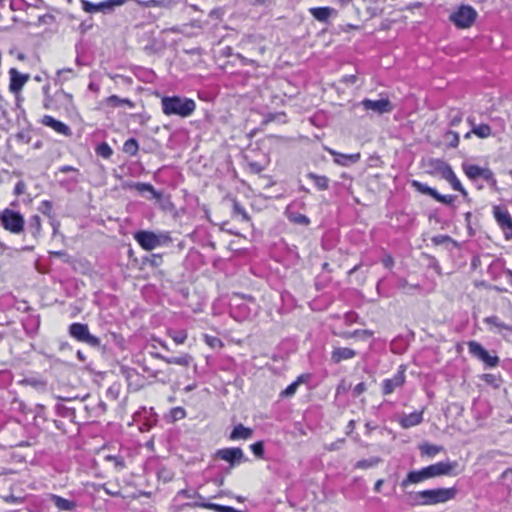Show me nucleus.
Segmentation results:
<instances>
[{"instance_id": "7ed1b4c3", "label": "nucleus", "mask_w": 512, "mask_h": 512, "mask_svg": "<svg viewBox=\"0 0 512 512\" xmlns=\"http://www.w3.org/2000/svg\"><path fill=\"white\" fill-rule=\"evenodd\" d=\"M135 239L145 250H153L170 241L166 234H156L150 231H139L135 234Z\"/></svg>"}, {"instance_id": "cd10ccee", "label": "nucleus", "mask_w": 512, "mask_h": 512, "mask_svg": "<svg viewBox=\"0 0 512 512\" xmlns=\"http://www.w3.org/2000/svg\"><path fill=\"white\" fill-rule=\"evenodd\" d=\"M106 104L111 106V107H118V106H121V105H129V106H132V103L129 99H122L116 95H112L110 97H108L106 100H105Z\"/></svg>"}, {"instance_id": "f704fd0d", "label": "nucleus", "mask_w": 512, "mask_h": 512, "mask_svg": "<svg viewBox=\"0 0 512 512\" xmlns=\"http://www.w3.org/2000/svg\"><path fill=\"white\" fill-rule=\"evenodd\" d=\"M290 221L299 224V225H308L310 223V220L303 214H295L291 213L289 215Z\"/></svg>"}, {"instance_id": "e2e57ef3", "label": "nucleus", "mask_w": 512, "mask_h": 512, "mask_svg": "<svg viewBox=\"0 0 512 512\" xmlns=\"http://www.w3.org/2000/svg\"><path fill=\"white\" fill-rule=\"evenodd\" d=\"M349 81H351L352 83H355L356 81V77L355 76H349Z\"/></svg>"}, {"instance_id": "6ab92c4d", "label": "nucleus", "mask_w": 512, "mask_h": 512, "mask_svg": "<svg viewBox=\"0 0 512 512\" xmlns=\"http://www.w3.org/2000/svg\"><path fill=\"white\" fill-rule=\"evenodd\" d=\"M50 500L54 503V505L61 511H74L77 507V504L73 500L65 499L61 496L52 494L50 496Z\"/></svg>"}, {"instance_id": "7c9ffc66", "label": "nucleus", "mask_w": 512, "mask_h": 512, "mask_svg": "<svg viewBox=\"0 0 512 512\" xmlns=\"http://www.w3.org/2000/svg\"><path fill=\"white\" fill-rule=\"evenodd\" d=\"M412 185L413 187L416 188L417 191L423 193V194H427V195H430L432 198L433 196L436 194V190L427 186L426 184H423L421 182H418V181H413L412 182Z\"/></svg>"}, {"instance_id": "f257e3e1", "label": "nucleus", "mask_w": 512, "mask_h": 512, "mask_svg": "<svg viewBox=\"0 0 512 512\" xmlns=\"http://www.w3.org/2000/svg\"><path fill=\"white\" fill-rule=\"evenodd\" d=\"M407 495L415 505H435L453 499L456 491L454 488H438L420 492H407Z\"/></svg>"}, {"instance_id": "3c124183", "label": "nucleus", "mask_w": 512, "mask_h": 512, "mask_svg": "<svg viewBox=\"0 0 512 512\" xmlns=\"http://www.w3.org/2000/svg\"><path fill=\"white\" fill-rule=\"evenodd\" d=\"M25 185L23 182H18L15 187V194L21 195L24 192Z\"/></svg>"}, {"instance_id": "4c0bfd02", "label": "nucleus", "mask_w": 512, "mask_h": 512, "mask_svg": "<svg viewBox=\"0 0 512 512\" xmlns=\"http://www.w3.org/2000/svg\"><path fill=\"white\" fill-rule=\"evenodd\" d=\"M446 139L451 147H457L459 144V135L456 132L449 131L446 133Z\"/></svg>"}, {"instance_id": "5701e85b", "label": "nucleus", "mask_w": 512, "mask_h": 512, "mask_svg": "<svg viewBox=\"0 0 512 512\" xmlns=\"http://www.w3.org/2000/svg\"><path fill=\"white\" fill-rule=\"evenodd\" d=\"M355 354H356L355 351L350 348H346V347L335 348L332 352L331 358L335 363H339L342 360H348V359L353 358L355 356Z\"/></svg>"}, {"instance_id": "4be33fe9", "label": "nucleus", "mask_w": 512, "mask_h": 512, "mask_svg": "<svg viewBox=\"0 0 512 512\" xmlns=\"http://www.w3.org/2000/svg\"><path fill=\"white\" fill-rule=\"evenodd\" d=\"M155 357L167 364H177L185 367L189 366L192 360V357L189 354H184L180 357H165L161 354H155Z\"/></svg>"}, {"instance_id": "a18cd8bd", "label": "nucleus", "mask_w": 512, "mask_h": 512, "mask_svg": "<svg viewBox=\"0 0 512 512\" xmlns=\"http://www.w3.org/2000/svg\"><path fill=\"white\" fill-rule=\"evenodd\" d=\"M98 153L104 158H109L112 155V149L104 143L98 147Z\"/></svg>"}, {"instance_id": "72a5a7b5", "label": "nucleus", "mask_w": 512, "mask_h": 512, "mask_svg": "<svg viewBox=\"0 0 512 512\" xmlns=\"http://www.w3.org/2000/svg\"><path fill=\"white\" fill-rule=\"evenodd\" d=\"M301 382V378H298V380L291 383L285 390L281 392V396L283 397H291L295 394L299 384Z\"/></svg>"}, {"instance_id": "473e14b6", "label": "nucleus", "mask_w": 512, "mask_h": 512, "mask_svg": "<svg viewBox=\"0 0 512 512\" xmlns=\"http://www.w3.org/2000/svg\"><path fill=\"white\" fill-rule=\"evenodd\" d=\"M169 336L173 339L176 344H183L187 339V332L182 331H169Z\"/></svg>"}, {"instance_id": "39448f33", "label": "nucleus", "mask_w": 512, "mask_h": 512, "mask_svg": "<svg viewBox=\"0 0 512 512\" xmlns=\"http://www.w3.org/2000/svg\"><path fill=\"white\" fill-rule=\"evenodd\" d=\"M477 12L469 5H461L458 9L450 15V20L458 28H468L476 20Z\"/></svg>"}, {"instance_id": "20e7f679", "label": "nucleus", "mask_w": 512, "mask_h": 512, "mask_svg": "<svg viewBox=\"0 0 512 512\" xmlns=\"http://www.w3.org/2000/svg\"><path fill=\"white\" fill-rule=\"evenodd\" d=\"M0 225L14 234H19L24 228L23 216L10 209L0 211Z\"/></svg>"}, {"instance_id": "ea45409f", "label": "nucleus", "mask_w": 512, "mask_h": 512, "mask_svg": "<svg viewBox=\"0 0 512 512\" xmlns=\"http://www.w3.org/2000/svg\"><path fill=\"white\" fill-rule=\"evenodd\" d=\"M205 342L207 345H209L211 348H218L222 347V342L219 338L205 335Z\"/></svg>"}, {"instance_id": "c03bdc74", "label": "nucleus", "mask_w": 512, "mask_h": 512, "mask_svg": "<svg viewBox=\"0 0 512 512\" xmlns=\"http://www.w3.org/2000/svg\"><path fill=\"white\" fill-rule=\"evenodd\" d=\"M136 188L140 192H144V191L150 192L153 195V197L157 196L156 191L154 190L153 186H151L150 184L138 183L136 185Z\"/></svg>"}, {"instance_id": "69168bd1", "label": "nucleus", "mask_w": 512, "mask_h": 512, "mask_svg": "<svg viewBox=\"0 0 512 512\" xmlns=\"http://www.w3.org/2000/svg\"><path fill=\"white\" fill-rule=\"evenodd\" d=\"M160 345H161L163 348L168 349V347L166 346V344H165V343L160 342Z\"/></svg>"}, {"instance_id": "a19ab883", "label": "nucleus", "mask_w": 512, "mask_h": 512, "mask_svg": "<svg viewBox=\"0 0 512 512\" xmlns=\"http://www.w3.org/2000/svg\"><path fill=\"white\" fill-rule=\"evenodd\" d=\"M448 182L450 183V185L452 186V188L454 190L459 191L464 195L466 194L465 189L463 188L462 184L460 183V181L458 180L456 175H454L451 179H449Z\"/></svg>"}, {"instance_id": "f8f14e48", "label": "nucleus", "mask_w": 512, "mask_h": 512, "mask_svg": "<svg viewBox=\"0 0 512 512\" xmlns=\"http://www.w3.org/2000/svg\"><path fill=\"white\" fill-rule=\"evenodd\" d=\"M469 352L475 357L479 358L489 366H496L498 363V358L495 356H490L489 353L478 343L475 341H470L468 343Z\"/></svg>"}, {"instance_id": "c9c22d12", "label": "nucleus", "mask_w": 512, "mask_h": 512, "mask_svg": "<svg viewBox=\"0 0 512 512\" xmlns=\"http://www.w3.org/2000/svg\"><path fill=\"white\" fill-rule=\"evenodd\" d=\"M68 75H71L72 77L75 76L73 69L64 68V69L58 70V72H57V76L59 78V81H61V82L69 80Z\"/></svg>"}, {"instance_id": "13d9d810", "label": "nucleus", "mask_w": 512, "mask_h": 512, "mask_svg": "<svg viewBox=\"0 0 512 512\" xmlns=\"http://www.w3.org/2000/svg\"><path fill=\"white\" fill-rule=\"evenodd\" d=\"M158 4H159V1H157V0H150L147 3V6H157Z\"/></svg>"}, {"instance_id": "423d86ee", "label": "nucleus", "mask_w": 512, "mask_h": 512, "mask_svg": "<svg viewBox=\"0 0 512 512\" xmlns=\"http://www.w3.org/2000/svg\"><path fill=\"white\" fill-rule=\"evenodd\" d=\"M69 334L77 341L88 344L91 347H99L100 339L89 332L88 326L82 323H73L69 327Z\"/></svg>"}, {"instance_id": "c85d7f7f", "label": "nucleus", "mask_w": 512, "mask_h": 512, "mask_svg": "<svg viewBox=\"0 0 512 512\" xmlns=\"http://www.w3.org/2000/svg\"><path fill=\"white\" fill-rule=\"evenodd\" d=\"M138 149H139V146H138V143L135 139L131 138V139H128L125 143H124V146H123V151L126 153V154H129L131 156H134L136 155V153L138 152Z\"/></svg>"}, {"instance_id": "6e6552de", "label": "nucleus", "mask_w": 512, "mask_h": 512, "mask_svg": "<svg viewBox=\"0 0 512 512\" xmlns=\"http://www.w3.org/2000/svg\"><path fill=\"white\" fill-rule=\"evenodd\" d=\"M458 463L456 461L438 462L428 467H425L427 475L430 478H435L444 475H451L454 473Z\"/></svg>"}, {"instance_id": "412c9836", "label": "nucleus", "mask_w": 512, "mask_h": 512, "mask_svg": "<svg viewBox=\"0 0 512 512\" xmlns=\"http://www.w3.org/2000/svg\"><path fill=\"white\" fill-rule=\"evenodd\" d=\"M253 430L251 428L245 427L242 424H238L234 427L233 431L230 434L231 440H246L252 437Z\"/></svg>"}, {"instance_id": "ddd939ff", "label": "nucleus", "mask_w": 512, "mask_h": 512, "mask_svg": "<svg viewBox=\"0 0 512 512\" xmlns=\"http://www.w3.org/2000/svg\"><path fill=\"white\" fill-rule=\"evenodd\" d=\"M216 456L221 460L230 463L231 466L240 463L244 458L243 451L240 448L220 449L217 451Z\"/></svg>"}, {"instance_id": "393cba45", "label": "nucleus", "mask_w": 512, "mask_h": 512, "mask_svg": "<svg viewBox=\"0 0 512 512\" xmlns=\"http://www.w3.org/2000/svg\"><path fill=\"white\" fill-rule=\"evenodd\" d=\"M436 169L440 176L447 181H449V179H451L455 175L452 168L444 162H438Z\"/></svg>"}, {"instance_id": "dca6fc26", "label": "nucleus", "mask_w": 512, "mask_h": 512, "mask_svg": "<svg viewBox=\"0 0 512 512\" xmlns=\"http://www.w3.org/2000/svg\"><path fill=\"white\" fill-rule=\"evenodd\" d=\"M41 123L55 130L57 133L68 136L71 134L70 128L61 121L54 119L52 116L45 115Z\"/></svg>"}, {"instance_id": "4468645a", "label": "nucleus", "mask_w": 512, "mask_h": 512, "mask_svg": "<svg viewBox=\"0 0 512 512\" xmlns=\"http://www.w3.org/2000/svg\"><path fill=\"white\" fill-rule=\"evenodd\" d=\"M9 75H10L9 90L12 93H18L23 88V86L26 84V82L29 80V75L21 74L15 68H11L9 70Z\"/></svg>"}, {"instance_id": "aec40b11", "label": "nucleus", "mask_w": 512, "mask_h": 512, "mask_svg": "<svg viewBox=\"0 0 512 512\" xmlns=\"http://www.w3.org/2000/svg\"><path fill=\"white\" fill-rule=\"evenodd\" d=\"M312 16L320 21L326 22L335 13V10L330 7H314L309 9Z\"/></svg>"}, {"instance_id": "1a4fd4ad", "label": "nucleus", "mask_w": 512, "mask_h": 512, "mask_svg": "<svg viewBox=\"0 0 512 512\" xmlns=\"http://www.w3.org/2000/svg\"><path fill=\"white\" fill-rule=\"evenodd\" d=\"M361 105L366 111H372L378 115L390 113L393 110V105L388 98H380L377 100L364 99Z\"/></svg>"}, {"instance_id": "0eeeda50", "label": "nucleus", "mask_w": 512, "mask_h": 512, "mask_svg": "<svg viewBox=\"0 0 512 512\" xmlns=\"http://www.w3.org/2000/svg\"><path fill=\"white\" fill-rule=\"evenodd\" d=\"M493 215L497 224L505 233L507 239L512 238V217L507 209L495 205L493 206Z\"/></svg>"}, {"instance_id": "e433bc0d", "label": "nucleus", "mask_w": 512, "mask_h": 512, "mask_svg": "<svg viewBox=\"0 0 512 512\" xmlns=\"http://www.w3.org/2000/svg\"><path fill=\"white\" fill-rule=\"evenodd\" d=\"M102 489L111 496H121V491L119 488L113 487L110 483H105L102 485Z\"/></svg>"}, {"instance_id": "f3484780", "label": "nucleus", "mask_w": 512, "mask_h": 512, "mask_svg": "<svg viewBox=\"0 0 512 512\" xmlns=\"http://www.w3.org/2000/svg\"><path fill=\"white\" fill-rule=\"evenodd\" d=\"M327 151L333 155L335 158H334V162L338 165H341V166H347L349 165L350 163H356L360 160V154L359 153H355V154H341V153H338L336 152L335 150L333 149H329L327 148Z\"/></svg>"}, {"instance_id": "864d4df0", "label": "nucleus", "mask_w": 512, "mask_h": 512, "mask_svg": "<svg viewBox=\"0 0 512 512\" xmlns=\"http://www.w3.org/2000/svg\"><path fill=\"white\" fill-rule=\"evenodd\" d=\"M383 483H384V480H383V479H379V480H377V481H376V483H375V485H374V490H375L376 492H380V491H381V487H382Z\"/></svg>"}, {"instance_id": "c756f323", "label": "nucleus", "mask_w": 512, "mask_h": 512, "mask_svg": "<svg viewBox=\"0 0 512 512\" xmlns=\"http://www.w3.org/2000/svg\"><path fill=\"white\" fill-rule=\"evenodd\" d=\"M472 133L477 135L479 138H487L491 135V128L487 124H480L473 128Z\"/></svg>"}, {"instance_id": "9d476101", "label": "nucleus", "mask_w": 512, "mask_h": 512, "mask_svg": "<svg viewBox=\"0 0 512 512\" xmlns=\"http://www.w3.org/2000/svg\"><path fill=\"white\" fill-rule=\"evenodd\" d=\"M128 0H106L98 4H93L87 0H81L82 8L87 13L104 12L112 10L116 6L125 4Z\"/></svg>"}, {"instance_id": "79ce46f5", "label": "nucleus", "mask_w": 512, "mask_h": 512, "mask_svg": "<svg viewBox=\"0 0 512 512\" xmlns=\"http://www.w3.org/2000/svg\"><path fill=\"white\" fill-rule=\"evenodd\" d=\"M435 200L444 204H452L454 201V196L452 195H441L436 191V194L433 196Z\"/></svg>"}, {"instance_id": "603ef678", "label": "nucleus", "mask_w": 512, "mask_h": 512, "mask_svg": "<svg viewBox=\"0 0 512 512\" xmlns=\"http://www.w3.org/2000/svg\"><path fill=\"white\" fill-rule=\"evenodd\" d=\"M72 171H77V169L72 166H68V165H65V166H62L59 168L60 173H68V172H72Z\"/></svg>"}, {"instance_id": "8fccbe9b", "label": "nucleus", "mask_w": 512, "mask_h": 512, "mask_svg": "<svg viewBox=\"0 0 512 512\" xmlns=\"http://www.w3.org/2000/svg\"><path fill=\"white\" fill-rule=\"evenodd\" d=\"M382 263L386 268L390 269V268H392L394 261L390 255H387L386 257L383 258Z\"/></svg>"}, {"instance_id": "b1692460", "label": "nucleus", "mask_w": 512, "mask_h": 512, "mask_svg": "<svg viewBox=\"0 0 512 512\" xmlns=\"http://www.w3.org/2000/svg\"><path fill=\"white\" fill-rule=\"evenodd\" d=\"M422 422V412H413L401 419V425L404 428L416 426Z\"/></svg>"}, {"instance_id": "bb28decb", "label": "nucleus", "mask_w": 512, "mask_h": 512, "mask_svg": "<svg viewBox=\"0 0 512 512\" xmlns=\"http://www.w3.org/2000/svg\"><path fill=\"white\" fill-rule=\"evenodd\" d=\"M308 177L312 179L320 190H326L328 188V178L325 176H319L314 173H309Z\"/></svg>"}, {"instance_id": "9b49d317", "label": "nucleus", "mask_w": 512, "mask_h": 512, "mask_svg": "<svg viewBox=\"0 0 512 512\" xmlns=\"http://www.w3.org/2000/svg\"><path fill=\"white\" fill-rule=\"evenodd\" d=\"M463 170L468 178L471 180H476L478 178H482L489 183L495 184V179L493 178V173L488 168H481L477 165L473 164H464Z\"/></svg>"}, {"instance_id": "09e8293b", "label": "nucleus", "mask_w": 512, "mask_h": 512, "mask_svg": "<svg viewBox=\"0 0 512 512\" xmlns=\"http://www.w3.org/2000/svg\"><path fill=\"white\" fill-rule=\"evenodd\" d=\"M365 390H366L365 384L359 383L358 385L355 386V388L353 390L354 396L361 395Z\"/></svg>"}, {"instance_id": "2eb2a0df", "label": "nucleus", "mask_w": 512, "mask_h": 512, "mask_svg": "<svg viewBox=\"0 0 512 512\" xmlns=\"http://www.w3.org/2000/svg\"><path fill=\"white\" fill-rule=\"evenodd\" d=\"M429 479L425 468L418 471H411L407 477L401 482V487L406 490L411 484H418Z\"/></svg>"}, {"instance_id": "2f4dec72", "label": "nucleus", "mask_w": 512, "mask_h": 512, "mask_svg": "<svg viewBox=\"0 0 512 512\" xmlns=\"http://www.w3.org/2000/svg\"><path fill=\"white\" fill-rule=\"evenodd\" d=\"M378 458H370V459H364L360 460L355 464V468L358 469H367L376 466L379 463Z\"/></svg>"}, {"instance_id": "bf43d9fd", "label": "nucleus", "mask_w": 512, "mask_h": 512, "mask_svg": "<svg viewBox=\"0 0 512 512\" xmlns=\"http://www.w3.org/2000/svg\"><path fill=\"white\" fill-rule=\"evenodd\" d=\"M77 357H78L80 360H82V361H84V360H85V356L83 355V353H82L81 351H78V352H77Z\"/></svg>"}, {"instance_id": "680f3d73", "label": "nucleus", "mask_w": 512, "mask_h": 512, "mask_svg": "<svg viewBox=\"0 0 512 512\" xmlns=\"http://www.w3.org/2000/svg\"><path fill=\"white\" fill-rule=\"evenodd\" d=\"M175 412L177 413V415H180V414H181L182 416L184 415V411H183L182 409H180V408H179V409H176V410H175Z\"/></svg>"}, {"instance_id": "49530a36", "label": "nucleus", "mask_w": 512, "mask_h": 512, "mask_svg": "<svg viewBox=\"0 0 512 512\" xmlns=\"http://www.w3.org/2000/svg\"><path fill=\"white\" fill-rule=\"evenodd\" d=\"M29 224L32 228L35 229L36 232H39L41 226V219L38 215H34L31 217Z\"/></svg>"}, {"instance_id": "4d7b16f0", "label": "nucleus", "mask_w": 512, "mask_h": 512, "mask_svg": "<svg viewBox=\"0 0 512 512\" xmlns=\"http://www.w3.org/2000/svg\"><path fill=\"white\" fill-rule=\"evenodd\" d=\"M5 501H6V502H9V503H14V502H16V501H17V498H16L15 496H12V495H11V496L6 497V498H5Z\"/></svg>"}, {"instance_id": "de8ad7c7", "label": "nucleus", "mask_w": 512, "mask_h": 512, "mask_svg": "<svg viewBox=\"0 0 512 512\" xmlns=\"http://www.w3.org/2000/svg\"><path fill=\"white\" fill-rule=\"evenodd\" d=\"M233 208H234V212H235L236 214L241 215V216L243 217V219H245V220H247V219H248V217H247V213H246V212H245V210H244V209L239 205V203H238V202H236V201L234 202V204H233Z\"/></svg>"}, {"instance_id": "338daca9", "label": "nucleus", "mask_w": 512, "mask_h": 512, "mask_svg": "<svg viewBox=\"0 0 512 512\" xmlns=\"http://www.w3.org/2000/svg\"><path fill=\"white\" fill-rule=\"evenodd\" d=\"M471 135V132L466 133L465 138H469Z\"/></svg>"}, {"instance_id": "5fc2aeb1", "label": "nucleus", "mask_w": 512, "mask_h": 512, "mask_svg": "<svg viewBox=\"0 0 512 512\" xmlns=\"http://www.w3.org/2000/svg\"><path fill=\"white\" fill-rule=\"evenodd\" d=\"M108 459H113L115 461V466L119 469L123 468L124 467V463L122 460L120 459H117L115 457H108Z\"/></svg>"}, {"instance_id": "052dcab7", "label": "nucleus", "mask_w": 512, "mask_h": 512, "mask_svg": "<svg viewBox=\"0 0 512 512\" xmlns=\"http://www.w3.org/2000/svg\"><path fill=\"white\" fill-rule=\"evenodd\" d=\"M175 412L177 413V415H180V414H181L182 416L184 415V411H183L182 409H180V408H179V409H176V410H175Z\"/></svg>"}, {"instance_id": "58836bf2", "label": "nucleus", "mask_w": 512, "mask_h": 512, "mask_svg": "<svg viewBox=\"0 0 512 512\" xmlns=\"http://www.w3.org/2000/svg\"><path fill=\"white\" fill-rule=\"evenodd\" d=\"M485 322L488 323L489 325H492V326L498 328V329H509V327L507 325H505L504 323L500 322L497 317H488L485 319Z\"/></svg>"}, {"instance_id": "774afa93", "label": "nucleus", "mask_w": 512, "mask_h": 512, "mask_svg": "<svg viewBox=\"0 0 512 512\" xmlns=\"http://www.w3.org/2000/svg\"><path fill=\"white\" fill-rule=\"evenodd\" d=\"M510 284L512 285V273H511V278H510Z\"/></svg>"}, {"instance_id": "a211bd4d", "label": "nucleus", "mask_w": 512, "mask_h": 512, "mask_svg": "<svg viewBox=\"0 0 512 512\" xmlns=\"http://www.w3.org/2000/svg\"><path fill=\"white\" fill-rule=\"evenodd\" d=\"M404 381V372L399 371L393 378L384 381L383 393L386 395L391 394L397 387L403 385Z\"/></svg>"}, {"instance_id": "6e6d98bb", "label": "nucleus", "mask_w": 512, "mask_h": 512, "mask_svg": "<svg viewBox=\"0 0 512 512\" xmlns=\"http://www.w3.org/2000/svg\"><path fill=\"white\" fill-rule=\"evenodd\" d=\"M461 122V117H454L452 120H451V125L452 126H456L458 123Z\"/></svg>"}, {"instance_id": "f03ea898", "label": "nucleus", "mask_w": 512, "mask_h": 512, "mask_svg": "<svg viewBox=\"0 0 512 512\" xmlns=\"http://www.w3.org/2000/svg\"><path fill=\"white\" fill-rule=\"evenodd\" d=\"M161 104L164 114L168 116L177 115L185 118L190 116L196 109L194 100L177 96L163 97Z\"/></svg>"}, {"instance_id": "37998d69", "label": "nucleus", "mask_w": 512, "mask_h": 512, "mask_svg": "<svg viewBox=\"0 0 512 512\" xmlns=\"http://www.w3.org/2000/svg\"><path fill=\"white\" fill-rule=\"evenodd\" d=\"M252 452L255 454V456L257 457H262L263 454H264V446H263V443L262 442H256L254 444H252L250 446Z\"/></svg>"}, {"instance_id": "a878e982", "label": "nucleus", "mask_w": 512, "mask_h": 512, "mask_svg": "<svg viewBox=\"0 0 512 512\" xmlns=\"http://www.w3.org/2000/svg\"><path fill=\"white\" fill-rule=\"evenodd\" d=\"M419 449L422 454H425L430 457H433L442 451V447L436 446L433 444H429V443H424V444L420 445Z\"/></svg>"}, {"instance_id": "0e129e2a", "label": "nucleus", "mask_w": 512, "mask_h": 512, "mask_svg": "<svg viewBox=\"0 0 512 512\" xmlns=\"http://www.w3.org/2000/svg\"><path fill=\"white\" fill-rule=\"evenodd\" d=\"M55 256H61L63 253L62 252H54L53 253Z\"/></svg>"}]
</instances>
